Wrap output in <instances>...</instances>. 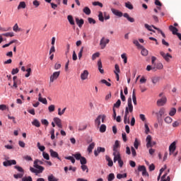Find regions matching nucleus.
I'll return each instance as SVG.
<instances>
[{
	"label": "nucleus",
	"instance_id": "63",
	"mask_svg": "<svg viewBox=\"0 0 181 181\" xmlns=\"http://www.w3.org/2000/svg\"><path fill=\"white\" fill-rule=\"evenodd\" d=\"M54 105H51L48 107V110L49 112H53L54 111Z\"/></svg>",
	"mask_w": 181,
	"mask_h": 181
},
{
	"label": "nucleus",
	"instance_id": "33",
	"mask_svg": "<svg viewBox=\"0 0 181 181\" xmlns=\"http://www.w3.org/2000/svg\"><path fill=\"white\" fill-rule=\"evenodd\" d=\"M83 12L86 13V15H90L91 14V10L88 7H85L83 9Z\"/></svg>",
	"mask_w": 181,
	"mask_h": 181
},
{
	"label": "nucleus",
	"instance_id": "30",
	"mask_svg": "<svg viewBox=\"0 0 181 181\" xmlns=\"http://www.w3.org/2000/svg\"><path fill=\"white\" fill-rule=\"evenodd\" d=\"M94 146H95V144L94 143H91L88 147V151L89 152V153H91V152H93V149H94Z\"/></svg>",
	"mask_w": 181,
	"mask_h": 181
},
{
	"label": "nucleus",
	"instance_id": "48",
	"mask_svg": "<svg viewBox=\"0 0 181 181\" xmlns=\"http://www.w3.org/2000/svg\"><path fill=\"white\" fill-rule=\"evenodd\" d=\"M65 159L67 160H71V163H76V159H74V157L73 156L65 157Z\"/></svg>",
	"mask_w": 181,
	"mask_h": 181
},
{
	"label": "nucleus",
	"instance_id": "59",
	"mask_svg": "<svg viewBox=\"0 0 181 181\" xmlns=\"http://www.w3.org/2000/svg\"><path fill=\"white\" fill-rule=\"evenodd\" d=\"M38 101L42 103V104H45V105H47V100L46 98H38Z\"/></svg>",
	"mask_w": 181,
	"mask_h": 181
},
{
	"label": "nucleus",
	"instance_id": "42",
	"mask_svg": "<svg viewBox=\"0 0 181 181\" xmlns=\"http://www.w3.org/2000/svg\"><path fill=\"white\" fill-rule=\"evenodd\" d=\"M175 114H176V108L172 107L169 112V115L170 117H173V116H175Z\"/></svg>",
	"mask_w": 181,
	"mask_h": 181
},
{
	"label": "nucleus",
	"instance_id": "44",
	"mask_svg": "<svg viewBox=\"0 0 181 181\" xmlns=\"http://www.w3.org/2000/svg\"><path fill=\"white\" fill-rule=\"evenodd\" d=\"M125 6H126V8H127L128 9H130V10L134 9V6H132V4H131V2H129V1L125 3Z\"/></svg>",
	"mask_w": 181,
	"mask_h": 181
},
{
	"label": "nucleus",
	"instance_id": "40",
	"mask_svg": "<svg viewBox=\"0 0 181 181\" xmlns=\"http://www.w3.org/2000/svg\"><path fill=\"white\" fill-rule=\"evenodd\" d=\"M115 179V175H114V173H110L108 175V176H107L108 181H112Z\"/></svg>",
	"mask_w": 181,
	"mask_h": 181
},
{
	"label": "nucleus",
	"instance_id": "19",
	"mask_svg": "<svg viewBox=\"0 0 181 181\" xmlns=\"http://www.w3.org/2000/svg\"><path fill=\"white\" fill-rule=\"evenodd\" d=\"M123 16L124 18H126L129 22H131V23H134V22H135V19L132 17H130L128 13H124Z\"/></svg>",
	"mask_w": 181,
	"mask_h": 181
},
{
	"label": "nucleus",
	"instance_id": "2",
	"mask_svg": "<svg viewBox=\"0 0 181 181\" xmlns=\"http://www.w3.org/2000/svg\"><path fill=\"white\" fill-rule=\"evenodd\" d=\"M105 118H107V116L105 115H100L97 117V118L95 119V125L98 128H100V126L101 125V121L102 122H105Z\"/></svg>",
	"mask_w": 181,
	"mask_h": 181
},
{
	"label": "nucleus",
	"instance_id": "53",
	"mask_svg": "<svg viewBox=\"0 0 181 181\" xmlns=\"http://www.w3.org/2000/svg\"><path fill=\"white\" fill-rule=\"evenodd\" d=\"M13 30L14 32H21V28H19V26L18 25V23H16L14 26L13 27Z\"/></svg>",
	"mask_w": 181,
	"mask_h": 181
},
{
	"label": "nucleus",
	"instance_id": "10",
	"mask_svg": "<svg viewBox=\"0 0 181 181\" xmlns=\"http://www.w3.org/2000/svg\"><path fill=\"white\" fill-rule=\"evenodd\" d=\"M127 105L126 108H128L129 112H132L134 111V106L132 105V98L129 97L127 100Z\"/></svg>",
	"mask_w": 181,
	"mask_h": 181
},
{
	"label": "nucleus",
	"instance_id": "27",
	"mask_svg": "<svg viewBox=\"0 0 181 181\" xmlns=\"http://www.w3.org/2000/svg\"><path fill=\"white\" fill-rule=\"evenodd\" d=\"M33 125H34V127H37V128H39V127H40V122H39V120H37V119H35L33 122H32Z\"/></svg>",
	"mask_w": 181,
	"mask_h": 181
},
{
	"label": "nucleus",
	"instance_id": "23",
	"mask_svg": "<svg viewBox=\"0 0 181 181\" xmlns=\"http://www.w3.org/2000/svg\"><path fill=\"white\" fill-rule=\"evenodd\" d=\"M49 153L52 158H57V159H60V158H59V153L53 151V149L49 150Z\"/></svg>",
	"mask_w": 181,
	"mask_h": 181
},
{
	"label": "nucleus",
	"instance_id": "41",
	"mask_svg": "<svg viewBox=\"0 0 181 181\" xmlns=\"http://www.w3.org/2000/svg\"><path fill=\"white\" fill-rule=\"evenodd\" d=\"M141 49V54L142 56H148V49H145L144 47Z\"/></svg>",
	"mask_w": 181,
	"mask_h": 181
},
{
	"label": "nucleus",
	"instance_id": "64",
	"mask_svg": "<svg viewBox=\"0 0 181 181\" xmlns=\"http://www.w3.org/2000/svg\"><path fill=\"white\" fill-rule=\"evenodd\" d=\"M22 181H33V180H32V177L29 176V177H23Z\"/></svg>",
	"mask_w": 181,
	"mask_h": 181
},
{
	"label": "nucleus",
	"instance_id": "61",
	"mask_svg": "<svg viewBox=\"0 0 181 181\" xmlns=\"http://www.w3.org/2000/svg\"><path fill=\"white\" fill-rule=\"evenodd\" d=\"M97 57H100V52H95L92 55V60H95Z\"/></svg>",
	"mask_w": 181,
	"mask_h": 181
},
{
	"label": "nucleus",
	"instance_id": "16",
	"mask_svg": "<svg viewBox=\"0 0 181 181\" xmlns=\"http://www.w3.org/2000/svg\"><path fill=\"white\" fill-rule=\"evenodd\" d=\"M159 81H160V76H156L151 77V83H153V86H156V84H158Z\"/></svg>",
	"mask_w": 181,
	"mask_h": 181
},
{
	"label": "nucleus",
	"instance_id": "62",
	"mask_svg": "<svg viewBox=\"0 0 181 181\" xmlns=\"http://www.w3.org/2000/svg\"><path fill=\"white\" fill-rule=\"evenodd\" d=\"M93 5L94 6H100V8H103V3H100L99 1H95L93 3Z\"/></svg>",
	"mask_w": 181,
	"mask_h": 181
},
{
	"label": "nucleus",
	"instance_id": "13",
	"mask_svg": "<svg viewBox=\"0 0 181 181\" xmlns=\"http://www.w3.org/2000/svg\"><path fill=\"white\" fill-rule=\"evenodd\" d=\"M176 151V141L173 142L169 146L170 155Z\"/></svg>",
	"mask_w": 181,
	"mask_h": 181
},
{
	"label": "nucleus",
	"instance_id": "18",
	"mask_svg": "<svg viewBox=\"0 0 181 181\" xmlns=\"http://www.w3.org/2000/svg\"><path fill=\"white\" fill-rule=\"evenodd\" d=\"M81 80H87L88 78V71L84 70L83 73L81 74Z\"/></svg>",
	"mask_w": 181,
	"mask_h": 181
},
{
	"label": "nucleus",
	"instance_id": "3",
	"mask_svg": "<svg viewBox=\"0 0 181 181\" xmlns=\"http://www.w3.org/2000/svg\"><path fill=\"white\" fill-rule=\"evenodd\" d=\"M110 18V14L107 13V12H104L103 13L101 11L99 12L98 19L100 22H104V19L105 21H108Z\"/></svg>",
	"mask_w": 181,
	"mask_h": 181
},
{
	"label": "nucleus",
	"instance_id": "21",
	"mask_svg": "<svg viewBox=\"0 0 181 181\" xmlns=\"http://www.w3.org/2000/svg\"><path fill=\"white\" fill-rule=\"evenodd\" d=\"M98 67L100 73H101V74H104V69H103V62H101V59L98 61Z\"/></svg>",
	"mask_w": 181,
	"mask_h": 181
},
{
	"label": "nucleus",
	"instance_id": "24",
	"mask_svg": "<svg viewBox=\"0 0 181 181\" xmlns=\"http://www.w3.org/2000/svg\"><path fill=\"white\" fill-rule=\"evenodd\" d=\"M118 148H119V141L117 140L115 142V145L113 146V151L114 152H119Z\"/></svg>",
	"mask_w": 181,
	"mask_h": 181
},
{
	"label": "nucleus",
	"instance_id": "17",
	"mask_svg": "<svg viewBox=\"0 0 181 181\" xmlns=\"http://www.w3.org/2000/svg\"><path fill=\"white\" fill-rule=\"evenodd\" d=\"M53 119L59 128H63V125L62 124V119H60V118L54 117Z\"/></svg>",
	"mask_w": 181,
	"mask_h": 181
},
{
	"label": "nucleus",
	"instance_id": "55",
	"mask_svg": "<svg viewBox=\"0 0 181 181\" xmlns=\"http://www.w3.org/2000/svg\"><path fill=\"white\" fill-rule=\"evenodd\" d=\"M132 100L134 105H136V95H135V90H133Z\"/></svg>",
	"mask_w": 181,
	"mask_h": 181
},
{
	"label": "nucleus",
	"instance_id": "56",
	"mask_svg": "<svg viewBox=\"0 0 181 181\" xmlns=\"http://www.w3.org/2000/svg\"><path fill=\"white\" fill-rule=\"evenodd\" d=\"M81 168L83 172H86V173H88V167H87V165H82L81 166Z\"/></svg>",
	"mask_w": 181,
	"mask_h": 181
},
{
	"label": "nucleus",
	"instance_id": "35",
	"mask_svg": "<svg viewBox=\"0 0 181 181\" xmlns=\"http://www.w3.org/2000/svg\"><path fill=\"white\" fill-rule=\"evenodd\" d=\"M166 176H168V173H165L162 176L160 181H170V177L168 176L166 179Z\"/></svg>",
	"mask_w": 181,
	"mask_h": 181
},
{
	"label": "nucleus",
	"instance_id": "45",
	"mask_svg": "<svg viewBox=\"0 0 181 181\" xmlns=\"http://www.w3.org/2000/svg\"><path fill=\"white\" fill-rule=\"evenodd\" d=\"M42 156L44 159H46V160H49L50 159V156H49V153L45 151L42 152Z\"/></svg>",
	"mask_w": 181,
	"mask_h": 181
},
{
	"label": "nucleus",
	"instance_id": "57",
	"mask_svg": "<svg viewBox=\"0 0 181 181\" xmlns=\"http://www.w3.org/2000/svg\"><path fill=\"white\" fill-rule=\"evenodd\" d=\"M134 146L135 149H138V147L139 146V141H138V139H135V141L134 142Z\"/></svg>",
	"mask_w": 181,
	"mask_h": 181
},
{
	"label": "nucleus",
	"instance_id": "1",
	"mask_svg": "<svg viewBox=\"0 0 181 181\" xmlns=\"http://www.w3.org/2000/svg\"><path fill=\"white\" fill-rule=\"evenodd\" d=\"M34 168L30 167V170L32 173H35L36 175H38L39 173H43V170H45V167L39 165L34 164Z\"/></svg>",
	"mask_w": 181,
	"mask_h": 181
},
{
	"label": "nucleus",
	"instance_id": "12",
	"mask_svg": "<svg viewBox=\"0 0 181 181\" xmlns=\"http://www.w3.org/2000/svg\"><path fill=\"white\" fill-rule=\"evenodd\" d=\"M101 152L103 153H104V152H105V148H104V147H98L97 150L94 151L95 156H98L99 153H101Z\"/></svg>",
	"mask_w": 181,
	"mask_h": 181
},
{
	"label": "nucleus",
	"instance_id": "14",
	"mask_svg": "<svg viewBox=\"0 0 181 181\" xmlns=\"http://www.w3.org/2000/svg\"><path fill=\"white\" fill-rule=\"evenodd\" d=\"M111 11L112 12L113 15H115V16H118V18H122V16L124 15L122 12L115 8H111Z\"/></svg>",
	"mask_w": 181,
	"mask_h": 181
},
{
	"label": "nucleus",
	"instance_id": "8",
	"mask_svg": "<svg viewBox=\"0 0 181 181\" xmlns=\"http://www.w3.org/2000/svg\"><path fill=\"white\" fill-rule=\"evenodd\" d=\"M160 56H162V57H163L165 62H170V59H172V55H170V54L169 53L165 54V52L161 51L160 52Z\"/></svg>",
	"mask_w": 181,
	"mask_h": 181
},
{
	"label": "nucleus",
	"instance_id": "38",
	"mask_svg": "<svg viewBox=\"0 0 181 181\" xmlns=\"http://www.w3.org/2000/svg\"><path fill=\"white\" fill-rule=\"evenodd\" d=\"M37 146L38 149H40V151H41V152H44L45 149H46V147H45V146L40 145V142H37Z\"/></svg>",
	"mask_w": 181,
	"mask_h": 181
},
{
	"label": "nucleus",
	"instance_id": "7",
	"mask_svg": "<svg viewBox=\"0 0 181 181\" xmlns=\"http://www.w3.org/2000/svg\"><path fill=\"white\" fill-rule=\"evenodd\" d=\"M59 76H60V71H55L52 74V75L50 76L49 82L53 83L54 80H57L59 78Z\"/></svg>",
	"mask_w": 181,
	"mask_h": 181
},
{
	"label": "nucleus",
	"instance_id": "54",
	"mask_svg": "<svg viewBox=\"0 0 181 181\" xmlns=\"http://www.w3.org/2000/svg\"><path fill=\"white\" fill-rule=\"evenodd\" d=\"M21 83V81H13V85L11 86V88H18V85Z\"/></svg>",
	"mask_w": 181,
	"mask_h": 181
},
{
	"label": "nucleus",
	"instance_id": "9",
	"mask_svg": "<svg viewBox=\"0 0 181 181\" xmlns=\"http://www.w3.org/2000/svg\"><path fill=\"white\" fill-rule=\"evenodd\" d=\"M166 101H167L166 97L163 96L162 97V98L158 100L157 105L158 107H162L166 104Z\"/></svg>",
	"mask_w": 181,
	"mask_h": 181
},
{
	"label": "nucleus",
	"instance_id": "22",
	"mask_svg": "<svg viewBox=\"0 0 181 181\" xmlns=\"http://www.w3.org/2000/svg\"><path fill=\"white\" fill-rule=\"evenodd\" d=\"M75 21H76V24L78 25V28H82L83 25H84V20L82 18L79 20L78 18H76Z\"/></svg>",
	"mask_w": 181,
	"mask_h": 181
},
{
	"label": "nucleus",
	"instance_id": "31",
	"mask_svg": "<svg viewBox=\"0 0 181 181\" xmlns=\"http://www.w3.org/2000/svg\"><path fill=\"white\" fill-rule=\"evenodd\" d=\"M1 36H6V37H13V36H15V34L13 33H6L1 34Z\"/></svg>",
	"mask_w": 181,
	"mask_h": 181
},
{
	"label": "nucleus",
	"instance_id": "36",
	"mask_svg": "<svg viewBox=\"0 0 181 181\" xmlns=\"http://www.w3.org/2000/svg\"><path fill=\"white\" fill-rule=\"evenodd\" d=\"M165 122H166V124H172V121H173V119H172V117L168 116L164 119Z\"/></svg>",
	"mask_w": 181,
	"mask_h": 181
},
{
	"label": "nucleus",
	"instance_id": "47",
	"mask_svg": "<svg viewBox=\"0 0 181 181\" xmlns=\"http://www.w3.org/2000/svg\"><path fill=\"white\" fill-rule=\"evenodd\" d=\"M121 107V100H118L115 104L113 108H119Z\"/></svg>",
	"mask_w": 181,
	"mask_h": 181
},
{
	"label": "nucleus",
	"instance_id": "4",
	"mask_svg": "<svg viewBox=\"0 0 181 181\" xmlns=\"http://www.w3.org/2000/svg\"><path fill=\"white\" fill-rule=\"evenodd\" d=\"M166 112V109L164 107H161L158 112L153 111L152 114H155L157 117V119H160L163 115H165V113Z\"/></svg>",
	"mask_w": 181,
	"mask_h": 181
},
{
	"label": "nucleus",
	"instance_id": "29",
	"mask_svg": "<svg viewBox=\"0 0 181 181\" xmlns=\"http://www.w3.org/2000/svg\"><path fill=\"white\" fill-rule=\"evenodd\" d=\"M134 45L138 47V49H143L144 46H142L141 44H139V42L136 40H133Z\"/></svg>",
	"mask_w": 181,
	"mask_h": 181
},
{
	"label": "nucleus",
	"instance_id": "37",
	"mask_svg": "<svg viewBox=\"0 0 181 181\" xmlns=\"http://www.w3.org/2000/svg\"><path fill=\"white\" fill-rule=\"evenodd\" d=\"M105 131H107V126H105V124H102L100 127V132L103 134V132H105Z\"/></svg>",
	"mask_w": 181,
	"mask_h": 181
},
{
	"label": "nucleus",
	"instance_id": "28",
	"mask_svg": "<svg viewBox=\"0 0 181 181\" xmlns=\"http://www.w3.org/2000/svg\"><path fill=\"white\" fill-rule=\"evenodd\" d=\"M25 8H26V3L25 1H21L18 6V9H25Z\"/></svg>",
	"mask_w": 181,
	"mask_h": 181
},
{
	"label": "nucleus",
	"instance_id": "20",
	"mask_svg": "<svg viewBox=\"0 0 181 181\" xmlns=\"http://www.w3.org/2000/svg\"><path fill=\"white\" fill-rule=\"evenodd\" d=\"M169 30H170V32H172L173 35H177L179 33H177L179 30H177V28L173 25H170Z\"/></svg>",
	"mask_w": 181,
	"mask_h": 181
},
{
	"label": "nucleus",
	"instance_id": "25",
	"mask_svg": "<svg viewBox=\"0 0 181 181\" xmlns=\"http://www.w3.org/2000/svg\"><path fill=\"white\" fill-rule=\"evenodd\" d=\"M106 160L107 162H108L107 165L110 166V168L113 166L114 162H112V160L111 159V158H110V156H106Z\"/></svg>",
	"mask_w": 181,
	"mask_h": 181
},
{
	"label": "nucleus",
	"instance_id": "11",
	"mask_svg": "<svg viewBox=\"0 0 181 181\" xmlns=\"http://www.w3.org/2000/svg\"><path fill=\"white\" fill-rule=\"evenodd\" d=\"M4 166H12V165H16V160H8L3 163Z\"/></svg>",
	"mask_w": 181,
	"mask_h": 181
},
{
	"label": "nucleus",
	"instance_id": "46",
	"mask_svg": "<svg viewBox=\"0 0 181 181\" xmlns=\"http://www.w3.org/2000/svg\"><path fill=\"white\" fill-rule=\"evenodd\" d=\"M86 129H87V124H82V125H80L78 127L79 132L86 131Z\"/></svg>",
	"mask_w": 181,
	"mask_h": 181
},
{
	"label": "nucleus",
	"instance_id": "15",
	"mask_svg": "<svg viewBox=\"0 0 181 181\" xmlns=\"http://www.w3.org/2000/svg\"><path fill=\"white\" fill-rule=\"evenodd\" d=\"M113 156H114V163L117 162V160L119 162V160H121V154H119V152H113Z\"/></svg>",
	"mask_w": 181,
	"mask_h": 181
},
{
	"label": "nucleus",
	"instance_id": "43",
	"mask_svg": "<svg viewBox=\"0 0 181 181\" xmlns=\"http://www.w3.org/2000/svg\"><path fill=\"white\" fill-rule=\"evenodd\" d=\"M34 165H38V166H40V165H45V163L42 160L37 159L34 161Z\"/></svg>",
	"mask_w": 181,
	"mask_h": 181
},
{
	"label": "nucleus",
	"instance_id": "49",
	"mask_svg": "<svg viewBox=\"0 0 181 181\" xmlns=\"http://www.w3.org/2000/svg\"><path fill=\"white\" fill-rule=\"evenodd\" d=\"M122 59L124 60V63L126 64V63H128V58L127 57V54L124 53L121 55Z\"/></svg>",
	"mask_w": 181,
	"mask_h": 181
},
{
	"label": "nucleus",
	"instance_id": "60",
	"mask_svg": "<svg viewBox=\"0 0 181 181\" xmlns=\"http://www.w3.org/2000/svg\"><path fill=\"white\" fill-rule=\"evenodd\" d=\"M156 67L157 70H162V69H163V64H162V63H158L156 65Z\"/></svg>",
	"mask_w": 181,
	"mask_h": 181
},
{
	"label": "nucleus",
	"instance_id": "6",
	"mask_svg": "<svg viewBox=\"0 0 181 181\" xmlns=\"http://www.w3.org/2000/svg\"><path fill=\"white\" fill-rule=\"evenodd\" d=\"M108 43H110V39H107L103 37L100 42V46L101 49H105V47L107 45H108Z\"/></svg>",
	"mask_w": 181,
	"mask_h": 181
},
{
	"label": "nucleus",
	"instance_id": "51",
	"mask_svg": "<svg viewBox=\"0 0 181 181\" xmlns=\"http://www.w3.org/2000/svg\"><path fill=\"white\" fill-rule=\"evenodd\" d=\"M152 27L153 28V29H156V30H158L160 33V35H162L163 37H166L163 31H162L160 29L155 27V25H152Z\"/></svg>",
	"mask_w": 181,
	"mask_h": 181
},
{
	"label": "nucleus",
	"instance_id": "50",
	"mask_svg": "<svg viewBox=\"0 0 181 181\" xmlns=\"http://www.w3.org/2000/svg\"><path fill=\"white\" fill-rule=\"evenodd\" d=\"M100 83H102V84H105V86H107V87H111V83H110V82L107 81V80L105 79H102L100 81Z\"/></svg>",
	"mask_w": 181,
	"mask_h": 181
},
{
	"label": "nucleus",
	"instance_id": "52",
	"mask_svg": "<svg viewBox=\"0 0 181 181\" xmlns=\"http://www.w3.org/2000/svg\"><path fill=\"white\" fill-rule=\"evenodd\" d=\"M127 177V173H124V174H117V179H124Z\"/></svg>",
	"mask_w": 181,
	"mask_h": 181
},
{
	"label": "nucleus",
	"instance_id": "34",
	"mask_svg": "<svg viewBox=\"0 0 181 181\" xmlns=\"http://www.w3.org/2000/svg\"><path fill=\"white\" fill-rule=\"evenodd\" d=\"M144 28H146V29H147V30H149L150 32H153V33H155V30H153L152 29V28H153L152 25H149L148 24H144Z\"/></svg>",
	"mask_w": 181,
	"mask_h": 181
},
{
	"label": "nucleus",
	"instance_id": "39",
	"mask_svg": "<svg viewBox=\"0 0 181 181\" xmlns=\"http://www.w3.org/2000/svg\"><path fill=\"white\" fill-rule=\"evenodd\" d=\"M73 156L75 158V159H76V160H80L81 158H83V156H81V153H80L73 154Z\"/></svg>",
	"mask_w": 181,
	"mask_h": 181
},
{
	"label": "nucleus",
	"instance_id": "32",
	"mask_svg": "<svg viewBox=\"0 0 181 181\" xmlns=\"http://www.w3.org/2000/svg\"><path fill=\"white\" fill-rule=\"evenodd\" d=\"M48 181H59V179L56 178L53 174L50 175L47 177Z\"/></svg>",
	"mask_w": 181,
	"mask_h": 181
},
{
	"label": "nucleus",
	"instance_id": "58",
	"mask_svg": "<svg viewBox=\"0 0 181 181\" xmlns=\"http://www.w3.org/2000/svg\"><path fill=\"white\" fill-rule=\"evenodd\" d=\"M80 162L81 165H86L87 163V159H86V157H81Z\"/></svg>",
	"mask_w": 181,
	"mask_h": 181
},
{
	"label": "nucleus",
	"instance_id": "5",
	"mask_svg": "<svg viewBox=\"0 0 181 181\" xmlns=\"http://www.w3.org/2000/svg\"><path fill=\"white\" fill-rule=\"evenodd\" d=\"M146 148H152L153 146H155L156 145V141H152V136L148 135L146 139Z\"/></svg>",
	"mask_w": 181,
	"mask_h": 181
},
{
	"label": "nucleus",
	"instance_id": "26",
	"mask_svg": "<svg viewBox=\"0 0 181 181\" xmlns=\"http://www.w3.org/2000/svg\"><path fill=\"white\" fill-rule=\"evenodd\" d=\"M67 19H68L70 25H76V23H74V18H73V16H70V15L68 16Z\"/></svg>",
	"mask_w": 181,
	"mask_h": 181
}]
</instances>
